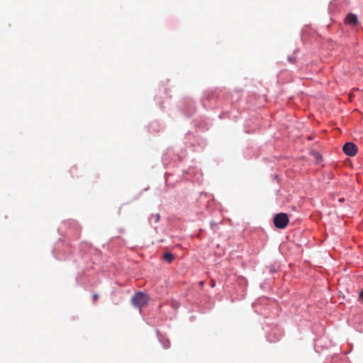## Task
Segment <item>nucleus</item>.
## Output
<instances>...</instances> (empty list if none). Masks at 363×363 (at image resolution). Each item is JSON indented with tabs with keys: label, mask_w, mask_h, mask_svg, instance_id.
<instances>
[{
	"label": "nucleus",
	"mask_w": 363,
	"mask_h": 363,
	"mask_svg": "<svg viewBox=\"0 0 363 363\" xmlns=\"http://www.w3.org/2000/svg\"><path fill=\"white\" fill-rule=\"evenodd\" d=\"M359 297L363 300V290L360 292Z\"/></svg>",
	"instance_id": "obj_7"
},
{
	"label": "nucleus",
	"mask_w": 363,
	"mask_h": 363,
	"mask_svg": "<svg viewBox=\"0 0 363 363\" xmlns=\"http://www.w3.org/2000/svg\"><path fill=\"white\" fill-rule=\"evenodd\" d=\"M92 297H93L94 302H96L98 297H99L98 294H93Z\"/></svg>",
	"instance_id": "obj_6"
},
{
	"label": "nucleus",
	"mask_w": 363,
	"mask_h": 363,
	"mask_svg": "<svg viewBox=\"0 0 363 363\" xmlns=\"http://www.w3.org/2000/svg\"><path fill=\"white\" fill-rule=\"evenodd\" d=\"M149 301V297L144 293L138 292L131 298L132 304L138 308H141L143 306H145Z\"/></svg>",
	"instance_id": "obj_1"
},
{
	"label": "nucleus",
	"mask_w": 363,
	"mask_h": 363,
	"mask_svg": "<svg viewBox=\"0 0 363 363\" xmlns=\"http://www.w3.org/2000/svg\"><path fill=\"white\" fill-rule=\"evenodd\" d=\"M351 96H352V94H350L349 95V97H350V99L351 100Z\"/></svg>",
	"instance_id": "obj_10"
},
{
	"label": "nucleus",
	"mask_w": 363,
	"mask_h": 363,
	"mask_svg": "<svg viewBox=\"0 0 363 363\" xmlns=\"http://www.w3.org/2000/svg\"><path fill=\"white\" fill-rule=\"evenodd\" d=\"M345 23L352 26L357 25L358 23L357 16L353 13L348 14L345 18Z\"/></svg>",
	"instance_id": "obj_4"
},
{
	"label": "nucleus",
	"mask_w": 363,
	"mask_h": 363,
	"mask_svg": "<svg viewBox=\"0 0 363 363\" xmlns=\"http://www.w3.org/2000/svg\"><path fill=\"white\" fill-rule=\"evenodd\" d=\"M289 219L287 214L280 213L274 217V224L277 228H285L289 224Z\"/></svg>",
	"instance_id": "obj_2"
},
{
	"label": "nucleus",
	"mask_w": 363,
	"mask_h": 363,
	"mask_svg": "<svg viewBox=\"0 0 363 363\" xmlns=\"http://www.w3.org/2000/svg\"><path fill=\"white\" fill-rule=\"evenodd\" d=\"M163 259L168 263H171L174 259V255L170 252L163 254Z\"/></svg>",
	"instance_id": "obj_5"
},
{
	"label": "nucleus",
	"mask_w": 363,
	"mask_h": 363,
	"mask_svg": "<svg viewBox=\"0 0 363 363\" xmlns=\"http://www.w3.org/2000/svg\"><path fill=\"white\" fill-rule=\"evenodd\" d=\"M357 146L351 142L346 143L342 147L344 153L350 157L354 156L357 152Z\"/></svg>",
	"instance_id": "obj_3"
},
{
	"label": "nucleus",
	"mask_w": 363,
	"mask_h": 363,
	"mask_svg": "<svg viewBox=\"0 0 363 363\" xmlns=\"http://www.w3.org/2000/svg\"><path fill=\"white\" fill-rule=\"evenodd\" d=\"M159 218H160V216L157 215L156 220H158Z\"/></svg>",
	"instance_id": "obj_9"
},
{
	"label": "nucleus",
	"mask_w": 363,
	"mask_h": 363,
	"mask_svg": "<svg viewBox=\"0 0 363 363\" xmlns=\"http://www.w3.org/2000/svg\"><path fill=\"white\" fill-rule=\"evenodd\" d=\"M215 286V281H211V286L213 287Z\"/></svg>",
	"instance_id": "obj_8"
}]
</instances>
